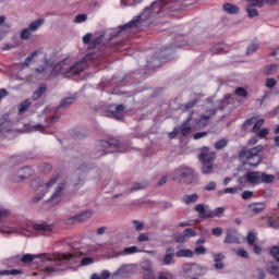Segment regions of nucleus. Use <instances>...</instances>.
I'll list each match as a JSON object with an SVG mask.
<instances>
[{"mask_svg":"<svg viewBox=\"0 0 279 279\" xmlns=\"http://www.w3.org/2000/svg\"><path fill=\"white\" fill-rule=\"evenodd\" d=\"M132 223H133V226H135L136 232H141L145 228V223H143L138 220H133Z\"/></svg>","mask_w":279,"mask_h":279,"instance_id":"53","label":"nucleus"},{"mask_svg":"<svg viewBox=\"0 0 279 279\" xmlns=\"http://www.w3.org/2000/svg\"><path fill=\"white\" fill-rule=\"evenodd\" d=\"M143 189H147V181L135 183L133 187L129 189V193H134V191H143Z\"/></svg>","mask_w":279,"mask_h":279,"instance_id":"37","label":"nucleus"},{"mask_svg":"<svg viewBox=\"0 0 279 279\" xmlns=\"http://www.w3.org/2000/svg\"><path fill=\"white\" fill-rule=\"evenodd\" d=\"M213 53H223V45L221 44H216L213 47Z\"/></svg>","mask_w":279,"mask_h":279,"instance_id":"63","label":"nucleus"},{"mask_svg":"<svg viewBox=\"0 0 279 279\" xmlns=\"http://www.w3.org/2000/svg\"><path fill=\"white\" fill-rule=\"evenodd\" d=\"M33 230H35V232H39L40 234H49V232H52L53 227L51 225H47L46 222H41L33 225Z\"/></svg>","mask_w":279,"mask_h":279,"instance_id":"14","label":"nucleus"},{"mask_svg":"<svg viewBox=\"0 0 279 279\" xmlns=\"http://www.w3.org/2000/svg\"><path fill=\"white\" fill-rule=\"evenodd\" d=\"M32 173H34V170H32V167H25V168L20 169L19 178H20V180H25V179L29 178V175H32Z\"/></svg>","mask_w":279,"mask_h":279,"instance_id":"28","label":"nucleus"},{"mask_svg":"<svg viewBox=\"0 0 279 279\" xmlns=\"http://www.w3.org/2000/svg\"><path fill=\"white\" fill-rule=\"evenodd\" d=\"M110 147H114V149H119V147H121L119 140L110 138L109 141H100L98 144L99 151H106V149Z\"/></svg>","mask_w":279,"mask_h":279,"instance_id":"9","label":"nucleus"},{"mask_svg":"<svg viewBox=\"0 0 279 279\" xmlns=\"http://www.w3.org/2000/svg\"><path fill=\"white\" fill-rule=\"evenodd\" d=\"M230 94L225 95V98L222 100L218 101V110H225L230 106Z\"/></svg>","mask_w":279,"mask_h":279,"instance_id":"32","label":"nucleus"},{"mask_svg":"<svg viewBox=\"0 0 279 279\" xmlns=\"http://www.w3.org/2000/svg\"><path fill=\"white\" fill-rule=\"evenodd\" d=\"M267 134H269V129L264 128V129L258 131L257 136L259 138H265L267 136Z\"/></svg>","mask_w":279,"mask_h":279,"instance_id":"64","label":"nucleus"},{"mask_svg":"<svg viewBox=\"0 0 279 279\" xmlns=\"http://www.w3.org/2000/svg\"><path fill=\"white\" fill-rule=\"evenodd\" d=\"M223 254L218 253L216 255H214V267L215 269H223L226 267V265L223 264Z\"/></svg>","mask_w":279,"mask_h":279,"instance_id":"24","label":"nucleus"},{"mask_svg":"<svg viewBox=\"0 0 279 279\" xmlns=\"http://www.w3.org/2000/svg\"><path fill=\"white\" fill-rule=\"evenodd\" d=\"M88 15L86 14H78L75 16L74 19V23H85V21H87Z\"/></svg>","mask_w":279,"mask_h":279,"instance_id":"57","label":"nucleus"},{"mask_svg":"<svg viewBox=\"0 0 279 279\" xmlns=\"http://www.w3.org/2000/svg\"><path fill=\"white\" fill-rule=\"evenodd\" d=\"M217 190V182L210 181L205 186V191H216Z\"/></svg>","mask_w":279,"mask_h":279,"instance_id":"61","label":"nucleus"},{"mask_svg":"<svg viewBox=\"0 0 279 279\" xmlns=\"http://www.w3.org/2000/svg\"><path fill=\"white\" fill-rule=\"evenodd\" d=\"M270 255L275 258L276 263H279V246H272L270 248Z\"/></svg>","mask_w":279,"mask_h":279,"instance_id":"48","label":"nucleus"},{"mask_svg":"<svg viewBox=\"0 0 279 279\" xmlns=\"http://www.w3.org/2000/svg\"><path fill=\"white\" fill-rule=\"evenodd\" d=\"M29 106H32V101L29 99H25L19 105V114H24L29 109Z\"/></svg>","mask_w":279,"mask_h":279,"instance_id":"33","label":"nucleus"},{"mask_svg":"<svg viewBox=\"0 0 279 279\" xmlns=\"http://www.w3.org/2000/svg\"><path fill=\"white\" fill-rule=\"evenodd\" d=\"M47 93V87L45 86H39L34 93H33V99H40L41 95H45Z\"/></svg>","mask_w":279,"mask_h":279,"instance_id":"40","label":"nucleus"},{"mask_svg":"<svg viewBox=\"0 0 279 279\" xmlns=\"http://www.w3.org/2000/svg\"><path fill=\"white\" fill-rule=\"evenodd\" d=\"M21 40H29L32 38V31L29 28H23L20 33Z\"/></svg>","mask_w":279,"mask_h":279,"instance_id":"42","label":"nucleus"},{"mask_svg":"<svg viewBox=\"0 0 279 279\" xmlns=\"http://www.w3.org/2000/svg\"><path fill=\"white\" fill-rule=\"evenodd\" d=\"M186 239H191V236H197V232L194 229H185L183 230Z\"/></svg>","mask_w":279,"mask_h":279,"instance_id":"54","label":"nucleus"},{"mask_svg":"<svg viewBox=\"0 0 279 279\" xmlns=\"http://www.w3.org/2000/svg\"><path fill=\"white\" fill-rule=\"evenodd\" d=\"M194 210L198 213L201 219H210V210H206L204 204H198L194 207Z\"/></svg>","mask_w":279,"mask_h":279,"instance_id":"19","label":"nucleus"},{"mask_svg":"<svg viewBox=\"0 0 279 279\" xmlns=\"http://www.w3.org/2000/svg\"><path fill=\"white\" fill-rule=\"evenodd\" d=\"M217 158L216 151H210L208 146H204L199 149L198 160L202 162L201 171L203 175H210L214 171L213 162Z\"/></svg>","mask_w":279,"mask_h":279,"instance_id":"4","label":"nucleus"},{"mask_svg":"<svg viewBox=\"0 0 279 279\" xmlns=\"http://www.w3.org/2000/svg\"><path fill=\"white\" fill-rule=\"evenodd\" d=\"M246 243L247 245H254V243H256V234H254V232L251 231L247 233Z\"/></svg>","mask_w":279,"mask_h":279,"instance_id":"47","label":"nucleus"},{"mask_svg":"<svg viewBox=\"0 0 279 279\" xmlns=\"http://www.w3.org/2000/svg\"><path fill=\"white\" fill-rule=\"evenodd\" d=\"M268 274H270L271 276H276L277 278H279V266H271L267 268Z\"/></svg>","mask_w":279,"mask_h":279,"instance_id":"50","label":"nucleus"},{"mask_svg":"<svg viewBox=\"0 0 279 279\" xmlns=\"http://www.w3.org/2000/svg\"><path fill=\"white\" fill-rule=\"evenodd\" d=\"M193 169L186 168V167H181L174 170L173 172L170 173L171 180H182L184 178H193Z\"/></svg>","mask_w":279,"mask_h":279,"instance_id":"6","label":"nucleus"},{"mask_svg":"<svg viewBox=\"0 0 279 279\" xmlns=\"http://www.w3.org/2000/svg\"><path fill=\"white\" fill-rule=\"evenodd\" d=\"M173 256H175V250L169 246L166 250V255L163 257V265H171V263H173Z\"/></svg>","mask_w":279,"mask_h":279,"instance_id":"22","label":"nucleus"},{"mask_svg":"<svg viewBox=\"0 0 279 279\" xmlns=\"http://www.w3.org/2000/svg\"><path fill=\"white\" fill-rule=\"evenodd\" d=\"M58 117L47 118L46 124H37L34 126V130L36 132H44V130H47V128H51L53 125V121H56Z\"/></svg>","mask_w":279,"mask_h":279,"instance_id":"21","label":"nucleus"},{"mask_svg":"<svg viewBox=\"0 0 279 279\" xmlns=\"http://www.w3.org/2000/svg\"><path fill=\"white\" fill-rule=\"evenodd\" d=\"M158 279H174L173 274L166 271L158 275Z\"/></svg>","mask_w":279,"mask_h":279,"instance_id":"59","label":"nucleus"},{"mask_svg":"<svg viewBox=\"0 0 279 279\" xmlns=\"http://www.w3.org/2000/svg\"><path fill=\"white\" fill-rule=\"evenodd\" d=\"M136 274V266L134 264L122 265L117 271L111 275L112 279L130 278Z\"/></svg>","mask_w":279,"mask_h":279,"instance_id":"5","label":"nucleus"},{"mask_svg":"<svg viewBox=\"0 0 279 279\" xmlns=\"http://www.w3.org/2000/svg\"><path fill=\"white\" fill-rule=\"evenodd\" d=\"M223 213H226L223 207H217L215 210H209V219H213L214 217H221Z\"/></svg>","mask_w":279,"mask_h":279,"instance_id":"39","label":"nucleus"},{"mask_svg":"<svg viewBox=\"0 0 279 279\" xmlns=\"http://www.w3.org/2000/svg\"><path fill=\"white\" fill-rule=\"evenodd\" d=\"M276 84H278V81H276V78H267L266 81L267 88H276Z\"/></svg>","mask_w":279,"mask_h":279,"instance_id":"60","label":"nucleus"},{"mask_svg":"<svg viewBox=\"0 0 279 279\" xmlns=\"http://www.w3.org/2000/svg\"><path fill=\"white\" fill-rule=\"evenodd\" d=\"M245 180L248 184H260V172L252 171L245 174Z\"/></svg>","mask_w":279,"mask_h":279,"instance_id":"16","label":"nucleus"},{"mask_svg":"<svg viewBox=\"0 0 279 279\" xmlns=\"http://www.w3.org/2000/svg\"><path fill=\"white\" fill-rule=\"evenodd\" d=\"M276 71H278V64L271 63L264 69V74L265 75H274V73H276Z\"/></svg>","mask_w":279,"mask_h":279,"instance_id":"35","label":"nucleus"},{"mask_svg":"<svg viewBox=\"0 0 279 279\" xmlns=\"http://www.w3.org/2000/svg\"><path fill=\"white\" fill-rule=\"evenodd\" d=\"M199 199V195L197 194H191L183 197L184 204H195Z\"/></svg>","mask_w":279,"mask_h":279,"instance_id":"36","label":"nucleus"},{"mask_svg":"<svg viewBox=\"0 0 279 279\" xmlns=\"http://www.w3.org/2000/svg\"><path fill=\"white\" fill-rule=\"evenodd\" d=\"M123 105H118L114 107L113 110H111V114L113 119H117L118 121H123Z\"/></svg>","mask_w":279,"mask_h":279,"instance_id":"23","label":"nucleus"},{"mask_svg":"<svg viewBox=\"0 0 279 279\" xmlns=\"http://www.w3.org/2000/svg\"><path fill=\"white\" fill-rule=\"evenodd\" d=\"M235 95H239V97H247V90L243 87H238L235 89Z\"/></svg>","mask_w":279,"mask_h":279,"instance_id":"62","label":"nucleus"},{"mask_svg":"<svg viewBox=\"0 0 279 279\" xmlns=\"http://www.w3.org/2000/svg\"><path fill=\"white\" fill-rule=\"evenodd\" d=\"M193 254H196V256H204V254H206V247L197 246L194 248Z\"/></svg>","mask_w":279,"mask_h":279,"instance_id":"52","label":"nucleus"},{"mask_svg":"<svg viewBox=\"0 0 279 279\" xmlns=\"http://www.w3.org/2000/svg\"><path fill=\"white\" fill-rule=\"evenodd\" d=\"M265 0H247V5L250 8H263Z\"/></svg>","mask_w":279,"mask_h":279,"instance_id":"45","label":"nucleus"},{"mask_svg":"<svg viewBox=\"0 0 279 279\" xmlns=\"http://www.w3.org/2000/svg\"><path fill=\"white\" fill-rule=\"evenodd\" d=\"M64 191V184H60L53 194L51 195L49 202L52 204V206H58L60 202H62V192Z\"/></svg>","mask_w":279,"mask_h":279,"instance_id":"13","label":"nucleus"},{"mask_svg":"<svg viewBox=\"0 0 279 279\" xmlns=\"http://www.w3.org/2000/svg\"><path fill=\"white\" fill-rule=\"evenodd\" d=\"M217 114V109H208L203 113L198 120V123L202 125V128H206L208 125L210 119Z\"/></svg>","mask_w":279,"mask_h":279,"instance_id":"12","label":"nucleus"},{"mask_svg":"<svg viewBox=\"0 0 279 279\" xmlns=\"http://www.w3.org/2000/svg\"><path fill=\"white\" fill-rule=\"evenodd\" d=\"M75 100H76L75 96H71L62 99L61 104L57 107V112L59 110H64V108H71V106L75 104Z\"/></svg>","mask_w":279,"mask_h":279,"instance_id":"18","label":"nucleus"},{"mask_svg":"<svg viewBox=\"0 0 279 279\" xmlns=\"http://www.w3.org/2000/svg\"><path fill=\"white\" fill-rule=\"evenodd\" d=\"M177 258H193L194 253L192 250L182 248L175 253Z\"/></svg>","mask_w":279,"mask_h":279,"instance_id":"26","label":"nucleus"},{"mask_svg":"<svg viewBox=\"0 0 279 279\" xmlns=\"http://www.w3.org/2000/svg\"><path fill=\"white\" fill-rule=\"evenodd\" d=\"M223 10L227 12V14H239V7L232 3H225Z\"/></svg>","mask_w":279,"mask_h":279,"instance_id":"29","label":"nucleus"},{"mask_svg":"<svg viewBox=\"0 0 279 279\" xmlns=\"http://www.w3.org/2000/svg\"><path fill=\"white\" fill-rule=\"evenodd\" d=\"M93 213L90 210H86L81 213L80 215L72 217V221H76V222L86 221V219H90Z\"/></svg>","mask_w":279,"mask_h":279,"instance_id":"25","label":"nucleus"},{"mask_svg":"<svg viewBox=\"0 0 279 279\" xmlns=\"http://www.w3.org/2000/svg\"><path fill=\"white\" fill-rule=\"evenodd\" d=\"M236 191H239L236 187H227L225 190L219 191L218 193L219 195H226L228 193L234 194L236 193Z\"/></svg>","mask_w":279,"mask_h":279,"instance_id":"55","label":"nucleus"},{"mask_svg":"<svg viewBox=\"0 0 279 279\" xmlns=\"http://www.w3.org/2000/svg\"><path fill=\"white\" fill-rule=\"evenodd\" d=\"M263 125H265L264 119L257 120L255 123L253 122V128H252L253 134L258 133L260 131V129L263 128Z\"/></svg>","mask_w":279,"mask_h":279,"instance_id":"41","label":"nucleus"},{"mask_svg":"<svg viewBox=\"0 0 279 279\" xmlns=\"http://www.w3.org/2000/svg\"><path fill=\"white\" fill-rule=\"evenodd\" d=\"M260 151H263V145H257L251 149L244 147L239 153V159L243 160V162L248 165V167H258V165H260L263 161V157L258 155Z\"/></svg>","mask_w":279,"mask_h":279,"instance_id":"3","label":"nucleus"},{"mask_svg":"<svg viewBox=\"0 0 279 279\" xmlns=\"http://www.w3.org/2000/svg\"><path fill=\"white\" fill-rule=\"evenodd\" d=\"M246 208H247L248 215L254 217L255 215H260V213H263V210L267 208V204L265 202L252 203L247 205Z\"/></svg>","mask_w":279,"mask_h":279,"instance_id":"8","label":"nucleus"},{"mask_svg":"<svg viewBox=\"0 0 279 279\" xmlns=\"http://www.w3.org/2000/svg\"><path fill=\"white\" fill-rule=\"evenodd\" d=\"M223 243H227V244H232V243H241V240L239 239V233L236 232V230H233V229H228L226 231V238H225V241Z\"/></svg>","mask_w":279,"mask_h":279,"instance_id":"11","label":"nucleus"},{"mask_svg":"<svg viewBox=\"0 0 279 279\" xmlns=\"http://www.w3.org/2000/svg\"><path fill=\"white\" fill-rule=\"evenodd\" d=\"M252 125H254V118L247 119V120L242 124V128L245 130V132H247V130H250V128H252Z\"/></svg>","mask_w":279,"mask_h":279,"instance_id":"56","label":"nucleus"},{"mask_svg":"<svg viewBox=\"0 0 279 279\" xmlns=\"http://www.w3.org/2000/svg\"><path fill=\"white\" fill-rule=\"evenodd\" d=\"M44 24H45V19L40 17V19H37L36 21H34L33 23H31L27 28L31 32H36Z\"/></svg>","mask_w":279,"mask_h":279,"instance_id":"30","label":"nucleus"},{"mask_svg":"<svg viewBox=\"0 0 279 279\" xmlns=\"http://www.w3.org/2000/svg\"><path fill=\"white\" fill-rule=\"evenodd\" d=\"M141 19H143V15L135 16L131 22L126 23L123 26H119L118 31L113 33V36H119L121 32H125V29H130L132 27H138V23H141Z\"/></svg>","mask_w":279,"mask_h":279,"instance_id":"10","label":"nucleus"},{"mask_svg":"<svg viewBox=\"0 0 279 279\" xmlns=\"http://www.w3.org/2000/svg\"><path fill=\"white\" fill-rule=\"evenodd\" d=\"M236 256H239L240 258H250V254L244 248L238 250Z\"/></svg>","mask_w":279,"mask_h":279,"instance_id":"58","label":"nucleus"},{"mask_svg":"<svg viewBox=\"0 0 279 279\" xmlns=\"http://www.w3.org/2000/svg\"><path fill=\"white\" fill-rule=\"evenodd\" d=\"M97 57L95 54H87L83 60L77 61L74 64H69V60H63L57 65H54L52 69L49 66V63L47 62V58H45L46 64L45 66H39L35 69L36 73L39 75H46V77H50V75H65V77H73V75H80V73L86 71V68L88 66L86 64V60H96Z\"/></svg>","mask_w":279,"mask_h":279,"instance_id":"1","label":"nucleus"},{"mask_svg":"<svg viewBox=\"0 0 279 279\" xmlns=\"http://www.w3.org/2000/svg\"><path fill=\"white\" fill-rule=\"evenodd\" d=\"M255 51H258V44H251L246 50V56H252Z\"/></svg>","mask_w":279,"mask_h":279,"instance_id":"51","label":"nucleus"},{"mask_svg":"<svg viewBox=\"0 0 279 279\" xmlns=\"http://www.w3.org/2000/svg\"><path fill=\"white\" fill-rule=\"evenodd\" d=\"M267 222H268L269 228H274V230L279 228V218L275 219L274 217L268 216Z\"/></svg>","mask_w":279,"mask_h":279,"instance_id":"44","label":"nucleus"},{"mask_svg":"<svg viewBox=\"0 0 279 279\" xmlns=\"http://www.w3.org/2000/svg\"><path fill=\"white\" fill-rule=\"evenodd\" d=\"M162 8H167V4L162 1H154L149 7L145 8L143 14H148V16H151V14H160Z\"/></svg>","mask_w":279,"mask_h":279,"instance_id":"7","label":"nucleus"},{"mask_svg":"<svg viewBox=\"0 0 279 279\" xmlns=\"http://www.w3.org/2000/svg\"><path fill=\"white\" fill-rule=\"evenodd\" d=\"M174 241L175 243H186V235L184 231L182 233L174 235Z\"/></svg>","mask_w":279,"mask_h":279,"instance_id":"49","label":"nucleus"},{"mask_svg":"<svg viewBox=\"0 0 279 279\" xmlns=\"http://www.w3.org/2000/svg\"><path fill=\"white\" fill-rule=\"evenodd\" d=\"M191 119H193V111L189 114L186 120L181 124V134L182 136H189L191 134V126H189V123H191Z\"/></svg>","mask_w":279,"mask_h":279,"instance_id":"17","label":"nucleus"},{"mask_svg":"<svg viewBox=\"0 0 279 279\" xmlns=\"http://www.w3.org/2000/svg\"><path fill=\"white\" fill-rule=\"evenodd\" d=\"M194 210L198 213L201 219H210V210H206L204 204H198L194 207Z\"/></svg>","mask_w":279,"mask_h":279,"instance_id":"20","label":"nucleus"},{"mask_svg":"<svg viewBox=\"0 0 279 279\" xmlns=\"http://www.w3.org/2000/svg\"><path fill=\"white\" fill-rule=\"evenodd\" d=\"M276 180V177L274 174H267L265 172H259V183L262 182L263 184H271Z\"/></svg>","mask_w":279,"mask_h":279,"instance_id":"27","label":"nucleus"},{"mask_svg":"<svg viewBox=\"0 0 279 279\" xmlns=\"http://www.w3.org/2000/svg\"><path fill=\"white\" fill-rule=\"evenodd\" d=\"M228 143H229L228 138H221L215 142L214 147L217 150H221V149H225V147H228Z\"/></svg>","mask_w":279,"mask_h":279,"instance_id":"34","label":"nucleus"},{"mask_svg":"<svg viewBox=\"0 0 279 279\" xmlns=\"http://www.w3.org/2000/svg\"><path fill=\"white\" fill-rule=\"evenodd\" d=\"M35 258H38V256L32 255V254H24L22 257L21 255L13 256L11 257V260L12 263H20L21 260V263L27 264V263H34Z\"/></svg>","mask_w":279,"mask_h":279,"instance_id":"15","label":"nucleus"},{"mask_svg":"<svg viewBox=\"0 0 279 279\" xmlns=\"http://www.w3.org/2000/svg\"><path fill=\"white\" fill-rule=\"evenodd\" d=\"M23 270L12 269V270H0V276H21Z\"/></svg>","mask_w":279,"mask_h":279,"instance_id":"38","label":"nucleus"},{"mask_svg":"<svg viewBox=\"0 0 279 279\" xmlns=\"http://www.w3.org/2000/svg\"><path fill=\"white\" fill-rule=\"evenodd\" d=\"M102 40H104V34H100V35L94 37L92 39V44H90L92 49H95L98 47V45H101Z\"/></svg>","mask_w":279,"mask_h":279,"instance_id":"43","label":"nucleus"},{"mask_svg":"<svg viewBox=\"0 0 279 279\" xmlns=\"http://www.w3.org/2000/svg\"><path fill=\"white\" fill-rule=\"evenodd\" d=\"M41 263H50L48 266L44 268V271L46 274H56V271H64L66 267V263L64 260H71L72 258H75L74 254H57L53 255L52 257H49V255L44 254L40 255Z\"/></svg>","mask_w":279,"mask_h":279,"instance_id":"2","label":"nucleus"},{"mask_svg":"<svg viewBox=\"0 0 279 279\" xmlns=\"http://www.w3.org/2000/svg\"><path fill=\"white\" fill-rule=\"evenodd\" d=\"M245 10L247 12L248 19H254L255 16H258V10L254 9L253 7L246 5Z\"/></svg>","mask_w":279,"mask_h":279,"instance_id":"46","label":"nucleus"},{"mask_svg":"<svg viewBox=\"0 0 279 279\" xmlns=\"http://www.w3.org/2000/svg\"><path fill=\"white\" fill-rule=\"evenodd\" d=\"M138 252V247L136 246H129L125 247L123 251L116 254V256H128L129 254H136Z\"/></svg>","mask_w":279,"mask_h":279,"instance_id":"31","label":"nucleus"}]
</instances>
